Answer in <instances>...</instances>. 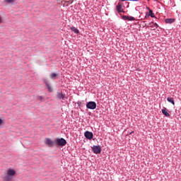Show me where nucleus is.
Listing matches in <instances>:
<instances>
[{"instance_id":"obj_18","label":"nucleus","mask_w":181,"mask_h":181,"mask_svg":"<svg viewBox=\"0 0 181 181\" xmlns=\"http://www.w3.org/2000/svg\"><path fill=\"white\" fill-rule=\"evenodd\" d=\"M153 26H154V28H158V24L156 23H153Z\"/></svg>"},{"instance_id":"obj_10","label":"nucleus","mask_w":181,"mask_h":181,"mask_svg":"<svg viewBox=\"0 0 181 181\" xmlns=\"http://www.w3.org/2000/svg\"><path fill=\"white\" fill-rule=\"evenodd\" d=\"M147 9H148V16H151V18H155V14L153 13V11H152V10L150 9L149 7H147Z\"/></svg>"},{"instance_id":"obj_12","label":"nucleus","mask_w":181,"mask_h":181,"mask_svg":"<svg viewBox=\"0 0 181 181\" xmlns=\"http://www.w3.org/2000/svg\"><path fill=\"white\" fill-rule=\"evenodd\" d=\"M165 23H173L175 22V19L173 18H167L165 20Z\"/></svg>"},{"instance_id":"obj_13","label":"nucleus","mask_w":181,"mask_h":181,"mask_svg":"<svg viewBox=\"0 0 181 181\" xmlns=\"http://www.w3.org/2000/svg\"><path fill=\"white\" fill-rule=\"evenodd\" d=\"M167 101H168V103H171V104L175 105V100H173V98H168Z\"/></svg>"},{"instance_id":"obj_21","label":"nucleus","mask_w":181,"mask_h":181,"mask_svg":"<svg viewBox=\"0 0 181 181\" xmlns=\"http://www.w3.org/2000/svg\"><path fill=\"white\" fill-rule=\"evenodd\" d=\"M121 1L122 2H123L124 1H132V0H119Z\"/></svg>"},{"instance_id":"obj_14","label":"nucleus","mask_w":181,"mask_h":181,"mask_svg":"<svg viewBox=\"0 0 181 181\" xmlns=\"http://www.w3.org/2000/svg\"><path fill=\"white\" fill-rule=\"evenodd\" d=\"M71 30H72V32H74V33H79L80 32L77 28H76V27H71Z\"/></svg>"},{"instance_id":"obj_7","label":"nucleus","mask_w":181,"mask_h":181,"mask_svg":"<svg viewBox=\"0 0 181 181\" xmlns=\"http://www.w3.org/2000/svg\"><path fill=\"white\" fill-rule=\"evenodd\" d=\"M84 136L87 139H93L94 134H93V132L87 131L84 133Z\"/></svg>"},{"instance_id":"obj_4","label":"nucleus","mask_w":181,"mask_h":181,"mask_svg":"<svg viewBox=\"0 0 181 181\" xmlns=\"http://www.w3.org/2000/svg\"><path fill=\"white\" fill-rule=\"evenodd\" d=\"M44 142L45 145L48 146L49 148H52V146H54L55 145L54 141H52V139L49 138H45Z\"/></svg>"},{"instance_id":"obj_16","label":"nucleus","mask_w":181,"mask_h":181,"mask_svg":"<svg viewBox=\"0 0 181 181\" xmlns=\"http://www.w3.org/2000/svg\"><path fill=\"white\" fill-rule=\"evenodd\" d=\"M56 76H57V74H52L50 75V78H54V77H56Z\"/></svg>"},{"instance_id":"obj_5","label":"nucleus","mask_w":181,"mask_h":181,"mask_svg":"<svg viewBox=\"0 0 181 181\" xmlns=\"http://www.w3.org/2000/svg\"><path fill=\"white\" fill-rule=\"evenodd\" d=\"M116 9L119 13H124V4L119 2L116 6Z\"/></svg>"},{"instance_id":"obj_17","label":"nucleus","mask_w":181,"mask_h":181,"mask_svg":"<svg viewBox=\"0 0 181 181\" xmlns=\"http://www.w3.org/2000/svg\"><path fill=\"white\" fill-rule=\"evenodd\" d=\"M47 88H48L49 93H52V88H50V86L49 85H47Z\"/></svg>"},{"instance_id":"obj_2","label":"nucleus","mask_w":181,"mask_h":181,"mask_svg":"<svg viewBox=\"0 0 181 181\" xmlns=\"http://www.w3.org/2000/svg\"><path fill=\"white\" fill-rule=\"evenodd\" d=\"M55 144H56V145H59V146H64V145H66V144H67V141H66V140L63 138L57 139L55 140Z\"/></svg>"},{"instance_id":"obj_3","label":"nucleus","mask_w":181,"mask_h":181,"mask_svg":"<svg viewBox=\"0 0 181 181\" xmlns=\"http://www.w3.org/2000/svg\"><path fill=\"white\" fill-rule=\"evenodd\" d=\"M86 108H88V110H95L97 108V103L95 102H88L86 104Z\"/></svg>"},{"instance_id":"obj_11","label":"nucleus","mask_w":181,"mask_h":181,"mask_svg":"<svg viewBox=\"0 0 181 181\" xmlns=\"http://www.w3.org/2000/svg\"><path fill=\"white\" fill-rule=\"evenodd\" d=\"M57 98H59L60 100H64V98H66V96H64V95L62 93H58Z\"/></svg>"},{"instance_id":"obj_9","label":"nucleus","mask_w":181,"mask_h":181,"mask_svg":"<svg viewBox=\"0 0 181 181\" xmlns=\"http://www.w3.org/2000/svg\"><path fill=\"white\" fill-rule=\"evenodd\" d=\"M162 113L163 114V115H165V117H170V114H169V112H168V110H166V107H164L162 110Z\"/></svg>"},{"instance_id":"obj_19","label":"nucleus","mask_w":181,"mask_h":181,"mask_svg":"<svg viewBox=\"0 0 181 181\" xmlns=\"http://www.w3.org/2000/svg\"><path fill=\"white\" fill-rule=\"evenodd\" d=\"M2 122H4V121L2 120V119H0V125H2Z\"/></svg>"},{"instance_id":"obj_1","label":"nucleus","mask_w":181,"mask_h":181,"mask_svg":"<svg viewBox=\"0 0 181 181\" xmlns=\"http://www.w3.org/2000/svg\"><path fill=\"white\" fill-rule=\"evenodd\" d=\"M15 175H16V171L12 168H8L5 171L1 178L3 181H12Z\"/></svg>"},{"instance_id":"obj_8","label":"nucleus","mask_w":181,"mask_h":181,"mask_svg":"<svg viewBox=\"0 0 181 181\" xmlns=\"http://www.w3.org/2000/svg\"><path fill=\"white\" fill-rule=\"evenodd\" d=\"M123 19L124 21H135V18L133 16H123Z\"/></svg>"},{"instance_id":"obj_15","label":"nucleus","mask_w":181,"mask_h":181,"mask_svg":"<svg viewBox=\"0 0 181 181\" xmlns=\"http://www.w3.org/2000/svg\"><path fill=\"white\" fill-rule=\"evenodd\" d=\"M16 0H4V2H6L7 4H13Z\"/></svg>"},{"instance_id":"obj_23","label":"nucleus","mask_w":181,"mask_h":181,"mask_svg":"<svg viewBox=\"0 0 181 181\" xmlns=\"http://www.w3.org/2000/svg\"><path fill=\"white\" fill-rule=\"evenodd\" d=\"M131 134H134V132H132L129 133L130 135H131Z\"/></svg>"},{"instance_id":"obj_6","label":"nucleus","mask_w":181,"mask_h":181,"mask_svg":"<svg viewBox=\"0 0 181 181\" xmlns=\"http://www.w3.org/2000/svg\"><path fill=\"white\" fill-rule=\"evenodd\" d=\"M92 150L96 154L101 153V146H93Z\"/></svg>"},{"instance_id":"obj_22","label":"nucleus","mask_w":181,"mask_h":181,"mask_svg":"<svg viewBox=\"0 0 181 181\" xmlns=\"http://www.w3.org/2000/svg\"><path fill=\"white\" fill-rule=\"evenodd\" d=\"M126 4H127V6H129V2H126Z\"/></svg>"},{"instance_id":"obj_20","label":"nucleus","mask_w":181,"mask_h":181,"mask_svg":"<svg viewBox=\"0 0 181 181\" xmlns=\"http://www.w3.org/2000/svg\"><path fill=\"white\" fill-rule=\"evenodd\" d=\"M0 23H2V18L0 17Z\"/></svg>"}]
</instances>
